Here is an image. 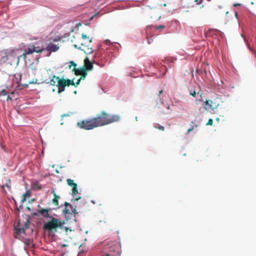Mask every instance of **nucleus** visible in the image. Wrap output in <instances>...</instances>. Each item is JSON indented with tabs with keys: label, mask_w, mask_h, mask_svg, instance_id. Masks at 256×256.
<instances>
[{
	"label": "nucleus",
	"mask_w": 256,
	"mask_h": 256,
	"mask_svg": "<svg viewBox=\"0 0 256 256\" xmlns=\"http://www.w3.org/2000/svg\"><path fill=\"white\" fill-rule=\"evenodd\" d=\"M98 126H102L118 122L120 116L118 115H110L106 112H102L94 118Z\"/></svg>",
	"instance_id": "nucleus-1"
},
{
	"label": "nucleus",
	"mask_w": 256,
	"mask_h": 256,
	"mask_svg": "<svg viewBox=\"0 0 256 256\" xmlns=\"http://www.w3.org/2000/svg\"><path fill=\"white\" fill-rule=\"evenodd\" d=\"M50 220L46 222L43 228L49 232H56L58 228L62 229L65 224L64 220H60L54 217H50Z\"/></svg>",
	"instance_id": "nucleus-2"
},
{
	"label": "nucleus",
	"mask_w": 256,
	"mask_h": 256,
	"mask_svg": "<svg viewBox=\"0 0 256 256\" xmlns=\"http://www.w3.org/2000/svg\"><path fill=\"white\" fill-rule=\"evenodd\" d=\"M75 48L80 49L84 52L87 54H91L93 52V50L92 45V39H89L86 34H82V40L80 44L74 45Z\"/></svg>",
	"instance_id": "nucleus-3"
},
{
	"label": "nucleus",
	"mask_w": 256,
	"mask_h": 256,
	"mask_svg": "<svg viewBox=\"0 0 256 256\" xmlns=\"http://www.w3.org/2000/svg\"><path fill=\"white\" fill-rule=\"evenodd\" d=\"M100 56V54L96 52L95 55L93 56V58L90 60V59L86 57L84 60V69L86 70V71L88 70H92L93 68V64H95L100 66V67H103L104 66V63H101L98 58Z\"/></svg>",
	"instance_id": "nucleus-4"
},
{
	"label": "nucleus",
	"mask_w": 256,
	"mask_h": 256,
	"mask_svg": "<svg viewBox=\"0 0 256 256\" xmlns=\"http://www.w3.org/2000/svg\"><path fill=\"white\" fill-rule=\"evenodd\" d=\"M96 121L94 118L79 122L77 123V125L80 128L90 130L98 127Z\"/></svg>",
	"instance_id": "nucleus-5"
},
{
	"label": "nucleus",
	"mask_w": 256,
	"mask_h": 256,
	"mask_svg": "<svg viewBox=\"0 0 256 256\" xmlns=\"http://www.w3.org/2000/svg\"><path fill=\"white\" fill-rule=\"evenodd\" d=\"M30 226V222L27 220L24 222L20 221L17 225L14 224V229L17 233L19 234L21 233H24L26 230L29 228Z\"/></svg>",
	"instance_id": "nucleus-6"
},
{
	"label": "nucleus",
	"mask_w": 256,
	"mask_h": 256,
	"mask_svg": "<svg viewBox=\"0 0 256 256\" xmlns=\"http://www.w3.org/2000/svg\"><path fill=\"white\" fill-rule=\"evenodd\" d=\"M204 109L206 111H214L219 106V103L216 100H206L204 102Z\"/></svg>",
	"instance_id": "nucleus-7"
},
{
	"label": "nucleus",
	"mask_w": 256,
	"mask_h": 256,
	"mask_svg": "<svg viewBox=\"0 0 256 256\" xmlns=\"http://www.w3.org/2000/svg\"><path fill=\"white\" fill-rule=\"evenodd\" d=\"M56 80L57 81L56 86L58 88V92L60 94L64 92L66 86H67L66 79H64V78L56 77Z\"/></svg>",
	"instance_id": "nucleus-8"
},
{
	"label": "nucleus",
	"mask_w": 256,
	"mask_h": 256,
	"mask_svg": "<svg viewBox=\"0 0 256 256\" xmlns=\"http://www.w3.org/2000/svg\"><path fill=\"white\" fill-rule=\"evenodd\" d=\"M65 208L64 210V213L65 214L66 218H68V217L72 214V213L74 214H78L76 212V208H73L72 206L67 202H64Z\"/></svg>",
	"instance_id": "nucleus-9"
},
{
	"label": "nucleus",
	"mask_w": 256,
	"mask_h": 256,
	"mask_svg": "<svg viewBox=\"0 0 256 256\" xmlns=\"http://www.w3.org/2000/svg\"><path fill=\"white\" fill-rule=\"evenodd\" d=\"M14 94V92H11V94L10 95L8 94V92L5 90H0V101H8V100L12 101L14 97V96H12Z\"/></svg>",
	"instance_id": "nucleus-10"
},
{
	"label": "nucleus",
	"mask_w": 256,
	"mask_h": 256,
	"mask_svg": "<svg viewBox=\"0 0 256 256\" xmlns=\"http://www.w3.org/2000/svg\"><path fill=\"white\" fill-rule=\"evenodd\" d=\"M68 184L72 187V192L74 194L76 195L78 193L77 184L75 183L74 180L68 178L66 180Z\"/></svg>",
	"instance_id": "nucleus-11"
},
{
	"label": "nucleus",
	"mask_w": 256,
	"mask_h": 256,
	"mask_svg": "<svg viewBox=\"0 0 256 256\" xmlns=\"http://www.w3.org/2000/svg\"><path fill=\"white\" fill-rule=\"evenodd\" d=\"M46 49L50 52H55L59 49V46L58 44L50 42L48 44Z\"/></svg>",
	"instance_id": "nucleus-12"
},
{
	"label": "nucleus",
	"mask_w": 256,
	"mask_h": 256,
	"mask_svg": "<svg viewBox=\"0 0 256 256\" xmlns=\"http://www.w3.org/2000/svg\"><path fill=\"white\" fill-rule=\"evenodd\" d=\"M72 71L74 72V74L76 76L87 75L86 70L84 69V68L78 69L74 68Z\"/></svg>",
	"instance_id": "nucleus-13"
},
{
	"label": "nucleus",
	"mask_w": 256,
	"mask_h": 256,
	"mask_svg": "<svg viewBox=\"0 0 256 256\" xmlns=\"http://www.w3.org/2000/svg\"><path fill=\"white\" fill-rule=\"evenodd\" d=\"M34 52H35L34 49L33 48L32 45H30L28 48L24 50L22 56L24 58H26L27 55L32 54Z\"/></svg>",
	"instance_id": "nucleus-14"
},
{
	"label": "nucleus",
	"mask_w": 256,
	"mask_h": 256,
	"mask_svg": "<svg viewBox=\"0 0 256 256\" xmlns=\"http://www.w3.org/2000/svg\"><path fill=\"white\" fill-rule=\"evenodd\" d=\"M50 210V208H42L41 210H38V212L42 215L44 218H50V216H49Z\"/></svg>",
	"instance_id": "nucleus-15"
},
{
	"label": "nucleus",
	"mask_w": 256,
	"mask_h": 256,
	"mask_svg": "<svg viewBox=\"0 0 256 256\" xmlns=\"http://www.w3.org/2000/svg\"><path fill=\"white\" fill-rule=\"evenodd\" d=\"M32 46L34 49L35 52L36 53H41L44 50V48L42 46H39L38 44H32Z\"/></svg>",
	"instance_id": "nucleus-16"
},
{
	"label": "nucleus",
	"mask_w": 256,
	"mask_h": 256,
	"mask_svg": "<svg viewBox=\"0 0 256 256\" xmlns=\"http://www.w3.org/2000/svg\"><path fill=\"white\" fill-rule=\"evenodd\" d=\"M52 194H53L54 196V198L52 200V202L54 204V206H58V200L60 198V196L56 194L54 190H53L52 191Z\"/></svg>",
	"instance_id": "nucleus-17"
},
{
	"label": "nucleus",
	"mask_w": 256,
	"mask_h": 256,
	"mask_svg": "<svg viewBox=\"0 0 256 256\" xmlns=\"http://www.w3.org/2000/svg\"><path fill=\"white\" fill-rule=\"evenodd\" d=\"M31 193L29 191H27L25 194H23V198L21 200L22 202H24L27 198L30 197Z\"/></svg>",
	"instance_id": "nucleus-18"
},
{
	"label": "nucleus",
	"mask_w": 256,
	"mask_h": 256,
	"mask_svg": "<svg viewBox=\"0 0 256 256\" xmlns=\"http://www.w3.org/2000/svg\"><path fill=\"white\" fill-rule=\"evenodd\" d=\"M57 76H56L54 75L52 76V78L50 79V82L49 83L52 86H56V84H57V81L56 80V78Z\"/></svg>",
	"instance_id": "nucleus-19"
},
{
	"label": "nucleus",
	"mask_w": 256,
	"mask_h": 256,
	"mask_svg": "<svg viewBox=\"0 0 256 256\" xmlns=\"http://www.w3.org/2000/svg\"><path fill=\"white\" fill-rule=\"evenodd\" d=\"M67 81V86H69L70 85L74 86H75V83L74 82V80L66 79Z\"/></svg>",
	"instance_id": "nucleus-20"
},
{
	"label": "nucleus",
	"mask_w": 256,
	"mask_h": 256,
	"mask_svg": "<svg viewBox=\"0 0 256 256\" xmlns=\"http://www.w3.org/2000/svg\"><path fill=\"white\" fill-rule=\"evenodd\" d=\"M154 127L156 128L159 129L160 130H161L162 131H164V127L162 126H160L159 124H155L154 126Z\"/></svg>",
	"instance_id": "nucleus-21"
},
{
	"label": "nucleus",
	"mask_w": 256,
	"mask_h": 256,
	"mask_svg": "<svg viewBox=\"0 0 256 256\" xmlns=\"http://www.w3.org/2000/svg\"><path fill=\"white\" fill-rule=\"evenodd\" d=\"M213 124V120L212 118H209L208 122L206 123V125L208 126H212Z\"/></svg>",
	"instance_id": "nucleus-22"
},
{
	"label": "nucleus",
	"mask_w": 256,
	"mask_h": 256,
	"mask_svg": "<svg viewBox=\"0 0 256 256\" xmlns=\"http://www.w3.org/2000/svg\"><path fill=\"white\" fill-rule=\"evenodd\" d=\"M37 79H34L32 80L29 82L28 84H35L37 83Z\"/></svg>",
	"instance_id": "nucleus-23"
},
{
	"label": "nucleus",
	"mask_w": 256,
	"mask_h": 256,
	"mask_svg": "<svg viewBox=\"0 0 256 256\" xmlns=\"http://www.w3.org/2000/svg\"><path fill=\"white\" fill-rule=\"evenodd\" d=\"M63 229L64 230H65V232H66V234H68V230H70V232L72 231L71 230H69V228H68L64 226L62 230H63Z\"/></svg>",
	"instance_id": "nucleus-24"
},
{
	"label": "nucleus",
	"mask_w": 256,
	"mask_h": 256,
	"mask_svg": "<svg viewBox=\"0 0 256 256\" xmlns=\"http://www.w3.org/2000/svg\"><path fill=\"white\" fill-rule=\"evenodd\" d=\"M165 28L164 25H160L159 26H157L156 27V29L159 30V29H162Z\"/></svg>",
	"instance_id": "nucleus-25"
},
{
	"label": "nucleus",
	"mask_w": 256,
	"mask_h": 256,
	"mask_svg": "<svg viewBox=\"0 0 256 256\" xmlns=\"http://www.w3.org/2000/svg\"><path fill=\"white\" fill-rule=\"evenodd\" d=\"M196 91H195V90H194L193 92H190V94L191 96H194V97H195V96H196Z\"/></svg>",
	"instance_id": "nucleus-26"
},
{
	"label": "nucleus",
	"mask_w": 256,
	"mask_h": 256,
	"mask_svg": "<svg viewBox=\"0 0 256 256\" xmlns=\"http://www.w3.org/2000/svg\"><path fill=\"white\" fill-rule=\"evenodd\" d=\"M81 80H82L81 78H79L78 80V81L76 82V83H75V87H76L80 84Z\"/></svg>",
	"instance_id": "nucleus-27"
},
{
	"label": "nucleus",
	"mask_w": 256,
	"mask_h": 256,
	"mask_svg": "<svg viewBox=\"0 0 256 256\" xmlns=\"http://www.w3.org/2000/svg\"><path fill=\"white\" fill-rule=\"evenodd\" d=\"M70 64H71V66H74V68H76V64L74 62H73V61H71V62H70Z\"/></svg>",
	"instance_id": "nucleus-28"
},
{
	"label": "nucleus",
	"mask_w": 256,
	"mask_h": 256,
	"mask_svg": "<svg viewBox=\"0 0 256 256\" xmlns=\"http://www.w3.org/2000/svg\"><path fill=\"white\" fill-rule=\"evenodd\" d=\"M194 2L196 3L197 4H200L202 3V0H195Z\"/></svg>",
	"instance_id": "nucleus-29"
},
{
	"label": "nucleus",
	"mask_w": 256,
	"mask_h": 256,
	"mask_svg": "<svg viewBox=\"0 0 256 256\" xmlns=\"http://www.w3.org/2000/svg\"><path fill=\"white\" fill-rule=\"evenodd\" d=\"M86 75H82L80 78H81V80H84L86 78Z\"/></svg>",
	"instance_id": "nucleus-30"
},
{
	"label": "nucleus",
	"mask_w": 256,
	"mask_h": 256,
	"mask_svg": "<svg viewBox=\"0 0 256 256\" xmlns=\"http://www.w3.org/2000/svg\"><path fill=\"white\" fill-rule=\"evenodd\" d=\"M241 6V4H238V3L234 4V6Z\"/></svg>",
	"instance_id": "nucleus-31"
},
{
	"label": "nucleus",
	"mask_w": 256,
	"mask_h": 256,
	"mask_svg": "<svg viewBox=\"0 0 256 256\" xmlns=\"http://www.w3.org/2000/svg\"><path fill=\"white\" fill-rule=\"evenodd\" d=\"M102 256H114L106 254H104Z\"/></svg>",
	"instance_id": "nucleus-32"
},
{
	"label": "nucleus",
	"mask_w": 256,
	"mask_h": 256,
	"mask_svg": "<svg viewBox=\"0 0 256 256\" xmlns=\"http://www.w3.org/2000/svg\"><path fill=\"white\" fill-rule=\"evenodd\" d=\"M192 129H193V128H190L188 129V133L190 132L192 130Z\"/></svg>",
	"instance_id": "nucleus-33"
},
{
	"label": "nucleus",
	"mask_w": 256,
	"mask_h": 256,
	"mask_svg": "<svg viewBox=\"0 0 256 256\" xmlns=\"http://www.w3.org/2000/svg\"><path fill=\"white\" fill-rule=\"evenodd\" d=\"M234 15H235V16H236V18H238V12H234Z\"/></svg>",
	"instance_id": "nucleus-34"
},
{
	"label": "nucleus",
	"mask_w": 256,
	"mask_h": 256,
	"mask_svg": "<svg viewBox=\"0 0 256 256\" xmlns=\"http://www.w3.org/2000/svg\"><path fill=\"white\" fill-rule=\"evenodd\" d=\"M162 90H160V92H159V93H158V96H160V95L162 94Z\"/></svg>",
	"instance_id": "nucleus-35"
},
{
	"label": "nucleus",
	"mask_w": 256,
	"mask_h": 256,
	"mask_svg": "<svg viewBox=\"0 0 256 256\" xmlns=\"http://www.w3.org/2000/svg\"><path fill=\"white\" fill-rule=\"evenodd\" d=\"M6 186L7 188H8V189H10V186L8 184H6V185L4 186Z\"/></svg>",
	"instance_id": "nucleus-36"
},
{
	"label": "nucleus",
	"mask_w": 256,
	"mask_h": 256,
	"mask_svg": "<svg viewBox=\"0 0 256 256\" xmlns=\"http://www.w3.org/2000/svg\"><path fill=\"white\" fill-rule=\"evenodd\" d=\"M80 196H79L78 198H76V200H80Z\"/></svg>",
	"instance_id": "nucleus-37"
},
{
	"label": "nucleus",
	"mask_w": 256,
	"mask_h": 256,
	"mask_svg": "<svg viewBox=\"0 0 256 256\" xmlns=\"http://www.w3.org/2000/svg\"><path fill=\"white\" fill-rule=\"evenodd\" d=\"M162 68H163V69H165V68H166L165 66H162Z\"/></svg>",
	"instance_id": "nucleus-38"
},
{
	"label": "nucleus",
	"mask_w": 256,
	"mask_h": 256,
	"mask_svg": "<svg viewBox=\"0 0 256 256\" xmlns=\"http://www.w3.org/2000/svg\"><path fill=\"white\" fill-rule=\"evenodd\" d=\"M109 42L108 40H106V42L108 44V42Z\"/></svg>",
	"instance_id": "nucleus-39"
},
{
	"label": "nucleus",
	"mask_w": 256,
	"mask_h": 256,
	"mask_svg": "<svg viewBox=\"0 0 256 256\" xmlns=\"http://www.w3.org/2000/svg\"><path fill=\"white\" fill-rule=\"evenodd\" d=\"M216 120H217L218 121V120H219V118H216Z\"/></svg>",
	"instance_id": "nucleus-40"
}]
</instances>
